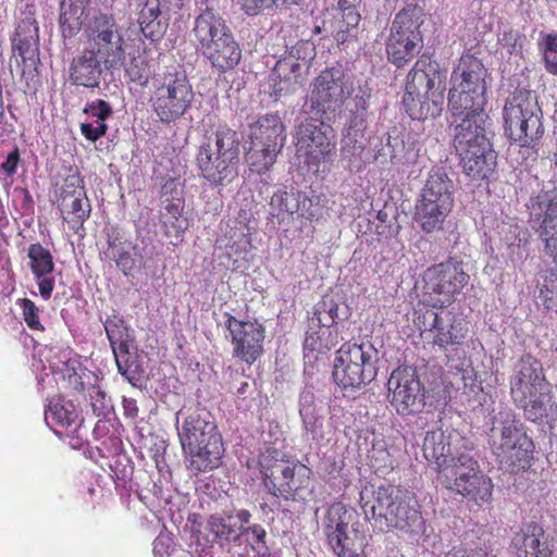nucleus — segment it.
I'll list each match as a JSON object with an SVG mask.
<instances>
[{
	"label": "nucleus",
	"mask_w": 557,
	"mask_h": 557,
	"mask_svg": "<svg viewBox=\"0 0 557 557\" xmlns=\"http://www.w3.org/2000/svg\"><path fill=\"white\" fill-rule=\"evenodd\" d=\"M20 162V151L17 147H14L12 151L7 156L5 161L2 163L1 168L3 172L8 176H12L16 173L17 165Z\"/></svg>",
	"instance_id": "69168bd1"
},
{
	"label": "nucleus",
	"mask_w": 557,
	"mask_h": 557,
	"mask_svg": "<svg viewBox=\"0 0 557 557\" xmlns=\"http://www.w3.org/2000/svg\"><path fill=\"white\" fill-rule=\"evenodd\" d=\"M305 76L301 73V65L296 61H278L271 74L270 96L275 101L283 97L293 95L302 88Z\"/></svg>",
	"instance_id": "393cba45"
},
{
	"label": "nucleus",
	"mask_w": 557,
	"mask_h": 557,
	"mask_svg": "<svg viewBox=\"0 0 557 557\" xmlns=\"http://www.w3.org/2000/svg\"><path fill=\"white\" fill-rule=\"evenodd\" d=\"M354 513L343 506L331 507L324 533L336 557H364L366 535L352 523Z\"/></svg>",
	"instance_id": "2eb2a0df"
},
{
	"label": "nucleus",
	"mask_w": 557,
	"mask_h": 557,
	"mask_svg": "<svg viewBox=\"0 0 557 557\" xmlns=\"http://www.w3.org/2000/svg\"><path fill=\"white\" fill-rule=\"evenodd\" d=\"M486 75L487 71L479 59L470 55L462 57L451 74V89L462 94L472 92L476 97L478 94L485 95Z\"/></svg>",
	"instance_id": "4be33fe9"
},
{
	"label": "nucleus",
	"mask_w": 557,
	"mask_h": 557,
	"mask_svg": "<svg viewBox=\"0 0 557 557\" xmlns=\"http://www.w3.org/2000/svg\"><path fill=\"white\" fill-rule=\"evenodd\" d=\"M377 354L370 342L343 344L333 362L334 382L344 389L366 386L376 376Z\"/></svg>",
	"instance_id": "6e6552de"
},
{
	"label": "nucleus",
	"mask_w": 557,
	"mask_h": 557,
	"mask_svg": "<svg viewBox=\"0 0 557 557\" xmlns=\"http://www.w3.org/2000/svg\"><path fill=\"white\" fill-rule=\"evenodd\" d=\"M509 385L512 401L528 420L542 423L555 417L557 404L539 359L521 356L512 367Z\"/></svg>",
	"instance_id": "f03ea898"
},
{
	"label": "nucleus",
	"mask_w": 557,
	"mask_h": 557,
	"mask_svg": "<svg viewBox=\"0 0 557 557\" xmlns=\"http://www.w3.org/2000/svg\"><path fill=\"white\" fill-rule=\"evenodd\" d=\"M77 412L75 411L72 401L55 400L49 404L48 410L45 413L47 423L50 420L54 421L60 425L70 426L75 422Z\"/></svg>",
	"instance_id": "09e8293b"
},
{
	"label": "nucleus",
	"mask_w": 557,
	"mask_h": 557,
	"mask_svg": "<svg viewBox=\"0 0 557 557\" xmlns=\"http://www.w3.org/2000/svg\"><path fill=\"white\" fill-rule=\"evenodd\" d=\"M181 419L178 436L183 449L190 455L191 467L202 472L218 468L224 447L212 414L205 408H182L176 422Z\"/></svg>",
	"instance_id": "39448f33"
},
{
	"label": "nucleus",
	"mask_w": 557,
	"mask_h": 557,
	"mask_svg": "<svg viewBox=\"0 0 557 557\" xmlns=\"http://www.w3.org/2000/svg\"><path fill=\"white\" fill-rule=\"evenodd\" d=\"M246 533H251V535L253 536V539H255V541L257 543L256 546L252 545L253 552L259 557H269L270 556V548H269V546L265 543L267 531L264 530V528L262 525H260V524H253V525L247 527L240 533V535L246 534Z\"/></svg>",
	"instance_id": "6e6d98bb"
},
{
	"label": "nucleus",
	"mask_w": 557,
	"mask_h": 557,
	"mask_svg": "<svg viewBox=\"0 0 557 557\" xmlns=\"http://www.w3.org/2000/svg\"><path fill=\"white\" fill-rule=\"evenodd\" d=\"M425 13L418 4L409 3L396 15L392 25V34L396 35H420L424 25Z\"/></svg>",
	"instance_id": "f704fd0d"
},
{
	"label": "nucleus",
	"mask_w": 557,
	"mask_h": 557,
	"mask_svg": "<svg viewBox=\"0 0 557 557\" xmlns=\"http://www.w3.org/2000/svg\"><path fill=\"white\" fill-rule=\"evenodd\" d=\"M469 447V440L456 431L444 432L441 429L426 432L422 444L424 458L435 465L438 472L453 457Z\"/></svg>",
	"instance_id": "6ab92c4d"
},
{
	"label": "nucleus",
	"mask_w": 557,
	"mask_h": 557,
	"mask_svg": "<svg viewBox=\"0 0 557 557\" xmlns=\"http://www.w3.org/2000/svg\"><path fill=\"white\" fill-rule=\"evenodd\" d=\"M103 325L114 355L132 348L133 337L122 317H109Z\"/></svg>",
	"instance_id": "58836bf2"
},
{
	"label": "nucleus",
	"mask_w": 557,
	"mask_h": 557,
	"mask_svg": "<svg viewBox=\"0 0 557 557\" xmlns=\"http://www.w3.org/2000/svg\"><path fill=\"white\" fill-rule=\"evenodd\" d=\"M289 53L297 60L311 59L314 54V44L310 39H300L290 47Z\"/></svg>",
	"instance_id": "0e129e2a"
},
{
	"label": "nucleus",
	"mask_w": 557,
	"mask_h": 557,
	"mask_svg": "<svg viewBox=\"0 0 557 557\" xmlns=\"http://www.w3.org/2000/svg\"><path fill=\"white\" fill-rule=\"evenodd\" d=\"M528 224L544 245L543 251L557 264V188L549 181L527 203Z\"/></svg>",
	"instance_id": "ddd939ff"
},
{
	"label": "nucleus",
	"mask_w": 557,
	"mask_h": 557,
	"mask_svg": "<svg viewBox=\"0 0 557 557\" xmlns=\"http://www.w3.org/2000/svg\"><path fill=\"white\" fill-rule=\"evenodd\" d=\"M250 141L281 151L285 140V126L277 114H265L250 125Z\"/></svg>",
	"instance_id": "c85d7f7f"
},
{
	"label": "nucleus",
	"mask_w": 557,
	"mask_h": 557,
	"mask_svg": "<svg viewBox=\"0 0 557 557\" xmlns=\"http://www.w3.org/2000/svg\"><path fill=\"white\" fill-rule=\"evenodd\" d=\"M89 0H61L60 3V23L64 27L69 25V30H75V26L79 25V18L84 13Z\"/></svg>",
	"instance_id": "3c124183"
},
{
	"label": "nucleus",
	"mask_w": 557,
	"mask_h": 557,
	"mask_svg": "<svg viewBox=\"0 0 557 557\" xmlns=\"http://www.w3.org/2000/svg\"><path fill=\"white\" fill-rule=\"evenodd\" d=\"M542 110L535 95L519 91L505 104V131L521 147H530L543 133Z\"/></svg>",
	"instance_id": "9b49d317"
},
{
	"label": "nucleus",
	"mask_w": 557,
	"mask_h": 557,
	"mask_svg": "<svg viewBox=\"0 0 557 557\" xmlns=\"http://www.w3.org/2000/svg\"><path fill=\"white\" fill-rule=\"evenodd\" d=\"M278 152L280 151H272L271 148L264 147L259 143L250 141V148L246 153V159L251 171L262 174L274 164Z\"/></svg>",
	"instance_id": "c03bdc74"
},
{
	"label": "nucleus",
	"mask_w": 557,
	"mask_h": 557,
	"mask_svg": "<svg viewBox=\"0 0 557 557\" xmlns=\"http://www.w3.org/2000/svg\"><path fill=\"white\" fill-rule=\"evenodd\" d=\"M494 133L487 114L473 115L460 121L454 127V147L458 152L492 143Z\"/></svg>",
	"instance_id": "412c9836"
},
{
	"label": "nucleus",
	"mask_w": 557,
	"mask_h": 557,
	"mask_svg": "<svg viewBox=\"0 0 557 557\" xmlns=\"http://www.w3.org/2000/svg\"><path fill=\"white\" fill-rule=\"evenodd\" d=\"M350 317L349 308L334 296H324L314 307L313 314L309 319L311 330L317 326H324L323 334H330V327L337 320H347Z\"/></svg>",
	"instance_id": "7c9ffc66"
},
{
	"label": "nucleus",
	"mask_w": 557,
	"mask_h": 557,
	"mask_svg": "<svg viewBox=\"0 0 557 557\" xmlns=\"http://www.w3.org/2000/svg\"><path fill=\"white\" fill-rule=\"evenodd\" d=\"M225 317L234 356L247 363L255 362L263 352L264 326L258 321L237 320L228 313Z\"/></svg>",
	"instance_id": "a211bd4d"
},
{
	"label": "nucleus",
	"mask_w": 557,
	"mask_h": 557,
	"mask_svg": "<svg viewBox=\"0 0 557 557\" xmlns=\"http://www.w3.org/2000/svg\"><path fill=\"white\" fill-rule=\"evenodd\" d=\"M27 257L30 260V269L37 278H40L54 270L51 252L40 244L29 245L27 249Z\"/></svg>",
	"instance_id": "49530a36"
},
{
	"label": "nucleus",
	"mask_w": 557,
	"mask_h": 557,
	"mask_svg": "<svg viewBox=\"0 0 557 557\" xmlns=\"http://www.w3.org/2000/svg\"><path fill=\"white\" fill-rule=\"evenodd\" d=\"M172 541L168 535H159L153 541V554L158 557L169 556L171 554Z\"/></svg>",
	"instance_id": "338daca9"
},
{
	"label": "nucleus",
	"mask_w": 557,
	"mask_h": 557,
	"mask_svg": "<svg viewBox=\"0 0 557 557\" xmlns=\"http://www.w3.org/2000/svg\"><path fill=\"white\" fill-rule=\"evenodd\" d=\"M200 42L212 65L223 71L236 66L242 58V50L234 37H201Z\"/></svg>",
	"instance_id": "a878e982"
},
{
	"label": "nucleus",
	"mask_w": 557,
	"mask_h": 557,
	"mask_svg": "<svg viewBox=\"0 0 557 557\" xmlns=\"http://www.w3.org/2000/svg\"><path fill=\"white\" fill-rule=\"evenodd\" d=\"M360 22V14L356 10L343 11L337 14L335 18V27L337 35H344L351 32L358 26Z\"/></svg>",
	"instance_id": "13d9d810"
},
{
	"label": "nucleus",
	"mask_w": 557,
	"mask_h": 557,
	"mask_svg": "<svg viewBox=\"0 0 557 557\" xmlns=\"http://www.w3.org/2000/svg\"><path fill=\"white\" fill-rule=\"evenodd\" d=\"M463 173L473 181L488 180L497 166V153L492 143L458 152Z\"/></svg>",
	"instance_id": "5701e85b"
},
{
	"label": "nucleus",
	"mask_w": 557,
	"mask_h": 557,
	"mask_svg": "<svg viewBox=\"0 0 557 557\" xmlns=\"http://www.w3.org/2000/svg\"><path fill=\"white\" fill-rule=\"evenodd\" d=\"M240 138L237 132L220 127L206 138L197 153V165L205 180L225 186L238 175Z\"/></svg>",
	"instance_id": "423d86ee"
},
{
	"label": "nucleus",
	"mask_w": 557,
	"mask_h": 557,
	"mask_svg": "<svg viewBox=\"0 0 557 557\" xmlns=\"http://www.w3.org/2000/svg\"><path fill=\"white\" fill-rule=\"evenodd\" d=\"M470 275L465 263L455 259L432 265L423 273V289L434 301V307H444L456 299L468 285Z\"/></svg>",
	"instance_id": "4468645a"
},
{
	"label": "nucleus",
	"mask_w": 557,
	"mask_h": 557,
	"mask_svg": "<svg viewBox=\"0 0 557 557\" xmlns=\"http://www.w3.org/2000/svg\"><path fill=\"white\" fill-rule=\"evenodd\" d=\"M125 71L132 82L137 83L140 86H146L148 84L150 72L143 59L134 58Z\"/></svg>",
	"instance_id": "5fc2aeb1"
},
{
	"label": "nucleus",
	"mask_w": 557,
	"mask_h": 557,
	"mask_svg": "<svg viewBox=\"0 0 557 557\" xmlns=\"http://www.w3.org/2000/svg\"><path fill=\"white\" fill-rule=\"evenodd\" d=\"M364 148V134L344 133L341 148V154L344 159H347L349 162L360 159Z\"/></svg>",
	"instance_id": "603ef678"
},
{
	"label": "nucleus",
	"mask_w": 557,
	"mask_h": 557,
	"mask_svg": "<svg viewBox=\"0 0 557 557\" xmlns=\"http://www.w3.org/2000/svg\"><path fill=\"white\" fill-rule=\"evenodd\" d=\"M443 486L476 503L488 502L493 492L492 480L484 475L479 470V467L476 468V471H470V473H459L456 485Z\"/></svg>",
	"instance_id": "c756f323"
},
{
	"label": "nucleus",
	"mask_w": 557,
	"mask_h": 557,
	"mask_svg": "<svg viewBox=\"0 0 557 557\" xmlns=\"http://www.w3.org/2000/svg\"><path fill=\"white\" fill-rule=\"evenodd\" d=\"M517 557H550L555 545L548 533L537 523H527L511 541Z\"/></svg>",
	"instance_id": "aec40b11"
},
{
	"label": "nucleus",
	"mask_w": 557,
	"mask_h": 557,
	"mask_svg": "<svg viewBox=\"0 0 557 557\" xmlns=\"http://www.w3.org/2000/svg\"><path fill=\"white\" fill-rule=\"evenodd\" d=\"M422 46V37H388L386 51L388 59L397 66L412 59Z\"/></svg>",
	"instance_id": "4c0bfd02"
},
{
	"label": "nucleus",
	"mask_w": 557,
	"mask_h": 557,
	"mask_svg": "<svg viewBox=\"0 0 557 557\" xmlns=\"http://www.w3.org/2000/svg\"><path fill=\"white\" fill-rule=\"evenodd\" d=\"M96 50L87 46L83 53L73 59L70 66V78L73 84L86 88H96L99 86L100 76L103 72Z\"/></svg>",
	"instance_id": "cd10ccee"
},
{
	"label": "nucleus",
	"mask_w": 557,
	"mask_h": 557,
	"mask_svg": "<svg viewBox=\"0 0 557 557\" xmlns=\"http://www.w3.org/2000/svg\"><path fill=\"white\" fill-rule=\"evenodd\" d=\"M211 531L220 539L230 540L235 533L236 522H233V516L227 518L211 517L210 519Z\"/></svg>",
	"instance_id": "4d7b16f0"
},
{
	"label": "nucleus",
	"mask_w": 557,
	"mask_h": 557,
	"mask_svg": "<svg viewBox=\"0 0 557 557\" xmlns=\"http://www.w3.org/2000/svg\"><path fill=\"white\" fill-rule=\"evenodd\" d=\"M307 203H310V200L299 191H276L271 197L270 206L273 215L299 213L301 216H307ZM311 215V213H308V216Z\"/></svg>",
	"instance_id": "c9c22d12"
},
{
	"label": "nucleus",
	"mask_w": 557,
	"mask_h": 557,
	"mask_svg": "<svg viewBox=\"0 0 557 557\" xmlns=\"http://www.w3.org/2000/svg\"><path fill=\"white\" fill-rule=\"evenodd\" d=\"M90 399L95 416L106 418L112 409L111 401L106 398V394L100 389H96L94 395H90Z\"/></svg>",
	"instance_id": "680f3d73"
},
{
	"label": "nucleus",
	"mask_w": 557,
	"mask_h": 557,
	"mask_svg": "<svg viewBox=\"0 0 557 557\" xmlns=\"http://www.w3.org/2000/svg\"><path fill=\"white\" fill-rule=\"evenodd\" d=\"M21 302L23 308L24 320L27 323V325L32 330L44 331V326L41 325L38 318V308L36 307V305L27 298L22 299Z\"/></svg>",
	"instance_id": "052dcab7"
},
{
	"label": "nucleus",
	"mask_w": 557,
	"mask_h": 557,
	"mask_svg": "<svg viewBox=\"0 0 557 557\" xmlns=\"http://www.w3.org/2000/svg\"><path fill=\"white\" fill-rule=\"evenodd\" d=\"M12 51L21 57L24 64L22 78L25 79V91H36L40 83L36 67L39 62V37H13Z\"/></svg>",
	"instance_id": "bb28decb"
},
{
	"label": "nucleus",
	"mask_w": 557,
	"mask_h": 557,
	"mask_svg": "<svg viewBox=\"0 0 557 557\" xmlns=\"http://www.w3.org/2000/svg\"><path fill=\"white\" fill-rule=\"evenodd\" d=\"M391 404L398 414L421 412L425 407V389L412 368H397L387 382Z\"/></svg>",
	"instance_id": "f3484780"
},
{
	"label": "nucleus",
	"mask_w": 557,
	"mask_h": 557,
	"mask_svg": "<svg viewBox=\"0 0 557 557\" xmlns=\"http://www.w3.org/2000/svg\"><path fill=\"white\" fill-rule=\"evenodd\" d=\"M154 91L150 98L159 120L170 123L178 120L190 107L194 92L184 71L168 69L153 82Z\"/></svg>",
	"instance_id": "9d476101"
},
{
	"label": "nucleus",
	"mask_w": 557,
	"mask_h": 557,
	"mask_svg": "<svg viewBox=\"0 0 557 557\" xmlns=\"http://www.w3.org/2000/svg\"><path fill=\"white\" fill-rule=\"evenodd\" d=\"M418 324L422 332L432 334L433 345L444 352L446 363L450 368L459 369L463 364L466 351L462 343L467 336V329L461 319L448 310L428 309L418 317Z\"/></svg>",
	"instance_id": "1a4fd4ad"
},
{
	"label": "nucleus",
	"mask_w": 557,
	"mask_h": 557,
	"mask_svg": "<svg viewBox=\"0 0 557 557\" xmlns=\"http://www.w3.org/2000/svg\"><path fill=\"white\" fill-rule=\"evenodd\" d=\"M83 112L98 120H107L113 114L112 107L102 99L87 102Z\"/></svg>",
	"instance_id": "bf43d9fd"
},
{
	"label": "nucleus",
	"mask_w": 557,
	"mask_h": 557,
	"mask_svg": "<svg viewBox=\"0 0 557 557\" xmlns=\"http://www.w3.org/2000/svg\"><path fill=\"white\" fill-rule=\"evenodd\" d=\"M352 91V83L342 69H326L315 78L304 108L306 112L320 115L330 122Z\"/></svg>",
	"instance_id": "f8f14e48"
},
{
	"label": "nucleus",
	"mask_w": 557,
	"mask_h": 557,
	"mask_svg": "<svg viewBox=\"0 0 557 557\" xmlns=\"http://www.w3.org/2000/svg\"><path fill=\"white\" fill-rule=\"evenodd\" d=\"M456 185L443 168L432 169L414 206L413 221L425 234L444 230L454 207Z\"/></svg>",
	"instance_id": "0eeeda50"
},
{
	"label": "nucleus",
	"mask_w": 557,
	"mask_h": 557,
	"mask_svg": "<svg viewBox=\"0 0 557 557\" xmlns=\"http://www.w3.org/2000/svg\"><path fill=\"white\" fill-rule=\"evenodd\" d=\"M298 407L306 433L310 434L313 440L322 437L325 416L322 403L315 400L314 394L310 389H304L299 396Z\"/></svg>",
	"instance_id": "2f4dec72"
},
{
	"label": "nucleus",
	"mask_w": 557,
	"mask_h": 557,
	"mask_svg": "<svg viewBox=\"0 0 557 557\" xmlns=\"http://www.w3.org/2000/svg\"><path fill=\"white\" fill-rule=\"evenodd\" d=\"M335 149V132L325 122L309 117L296 131V151L306 157L309 165H318L331 159Z\"/></svg>",
	"instance_id": "dca6fc26"
},
{
	"label": "nucleus",
	"mask_w": 557,
	"mask_h": 557,
	"mask_svg": "<svg viewBox=\"0 0 557 557\" xmlns=\"http://www.w3.org/2000/svg\"><path fill=\"white\" fill-rule=\"evenodd\" d=\"M447 70L428 55H422L407 75L403 103L412 120L438 116L444 108Z\"/></svg>",
	"instance_id": "7ed1b4c3"
},
{
	"label": "nucleus",
	"mask_w": 557,
	"mask_h": 557,
	"mask_svg": "<svg viewBox=\"0 0 557 557\" xmlns=\"http://www.w3.org/2000/svg\"><path fill=\"white\" fill-rule=\"evenodd\" d=\"M448 110L454 117H459L461 121L463 117L470 119L473 115L486 114L484 112V106L486 103V96L469 92L462 94L461 91H455L449 89L448 92Z\"/></svg>",
	"instance_id": "72a5a7b5"
},
{
	"label": "nucleus",
	"mask_w": 557,
	"mask_h": 557,
	"mask_svg": "<svg viewBox=\"0 0 557 557\" xmlns=\"http://www.w3.org/2000/svg\"><path fill=\"white\" fill-rule=\"evenodd\" d=\"M81 131L85 138L90 141H97L99 138L104 136V127L94 126V123H82Z\"/></svg>",
	"instance_id": "774afa93"
},
{
	"label": "nucleus",
	"mask_w": 557,
	"mask_h": 557,
	"mask_svg": "<svg viewBox=\"0 0 557 557\" xmlns=\"http://www.w3.org/2000/svg\"><path fill=\"white\" fill-rule=\"evenodd\" d=\"M162 203L164 205V226H171L177 237L189 226L188 220L182 215L184 200L181 197L164 198Z\"/></svg>",
	"instance_id": "37998d69"
},
{
	"label": "nucleus",
	"mask_w": 557,
	"mask_h": 557,
	"mask_svg": "<svg viewBox=\"0 0 557 557\" xmlns=\"http://www.w3.org/2000/svg\"><path fill=\"white\" fill-rule=\"evenodd\" d=\"M92 32L96 35H113L117 33L113 18L107 14H99L92 23Z\"/></svg>",
	"instance_id": "e2e57ef3"
},
{
	"label": "nucleus",
	"mask_w": 557,
	"mask_h": 557,
	"mask_svg": "<svg viewBox=\"0 0 557 557\" xmlns=\"http://www.w3.org/2000/svg\"><path fill=\"white\" fill-rule=\"evenodd\" d=\"M370 98V91L360 90L348 103L347 109L349 111V117L345 132H351L355 134H364L367 128V116H368V99Z\"/></svg>",
	"instance_id": "ea45409f"
},
{
	"label": "nucleus",
	"mask_w": 557,
	"mask_h": 557,
	"mask_svg": "<svg viewBox=\"0 0 557 557\" xmlns=\"http://www.w3.org/2000/svg\"><path fill=\"white\" fill-rule=\"evenodd\" d=\"M107 69L114 67L124 58L123 37H94L88 42Z\"/></svg>",
	"instance_id": "e433bc0d"
},
{
	"label": "nucleus",
	"mask_w": 557,
	"mask_h": 557,
	"mask_svg": "<svg viewBox=\"0 0 557 557\" xmlns=\"http://www.w3.org/2000/svg\"><path fill=\"white\" fill-rule=\"evenodd\" d=\"M474 447L469 440V447L457 451L454 457L437 472V481L442 485H456L459 473L476 471L478 461L472 454Z\"/></svg>",
	"instance_id": "473e14b6"
},
{
	"label": "nucleus",
	"mask_w": 557,
	"mask_h": 557,
	"mask_svg": "<svg viewBox=\"0 0 557 557\" xmlns=\"http://www.w3.org/2000/svg\"><path fill=\"white\" fill-rule=\"evenodd\" d=\"M197 35H227L224 20L213 10L207 9L195 21Z\"/></svg>",
	"instance_id": "de8ad7c7"
},
{
	"label": "nucleus",
	"mask_w": 557,
	"mask_h": 557,
	"mask_svg": "<svg viewBox=\"0 0 557 557\" xmlns=\"http://www.w3.org/2000/svg\"><path fill=\"white\" fill-rule=\"evenodd\" d=\"M324 326H317L315 329L311 330L309 327L305 342H304V351H305V358L309 359L311 358V355L317 352L318 355H324L331 348L335 345L334 341L331 339V333L323 334L321 330H323ZM314 359H318V356H312Z\"/></svg>",
	"instance_id": "a18cd8bd"
},
{
	"label": "nucleus",
	"mask_w": 557,
	"mask_h": 557,
	"mask_svg": "<svg viewBox=\"0 0 557 557\" xmlns=\"http://www.w3.org/2000/svg\"><path fill=\"white\" fill-rule=\"evenodd\" d=\"M488 424V445L499 468L509 473L529 468L534 445L516 413L507 407L494 409Z\"/></svg>",
	"instance_id": "20e7f679"
},
{
	"label": "nucleus",
	"mask_w": 557,
	"mask_h": 557,
	"mask_svg": "<svg viewBox=\"0 0 557 557\" xmlns=\"http://www.w3.org/2000/svg\"><path fill=\"white\" fill-rule=\"evenodd\" d=\"M70 209L69 215L71 218L67 221L71 224V228L78 232L83 227L84 222L89 218L91 210L89 200L84 191H78L73 196Z\"/></svg>",
	"instance_id": "8fccbe9b"
},
{
	"label": "nucleus",
	"mask_w": 557,
	"mask_h": 557,
	"mask_svg": "<svg viewBox=\"0 0 557 557\" xmlns=\"http://www.w3.org/2000/svg\"><path fill=\"white\" fill-rule=\"evenodd\" d=\"M305 470L300 466L290 465L286 461H277L272 466L265 467L263 471V485L265 490L274 497L289 499L300 487L296 479V469Z\"/></svg>",
	"instance_id": "b1692460"
},
{
	"label": "nucleus",
	"mask_w": 557,
	"mask_h": 557,
	"mask_svg": "<svg viewBox=\"0 0 557 557\" xmlns=\"http://www.w3.org/2000/svg\"><path fill=\"white\" fill-rule=\"evenodd\" d=\"M109 259L115 261L116 267L125 276H129L136 265L131 253V243L122 242L117 236L108 235V249L103 252Z\"/></svg>",
	"instance_id": "a19ab883"
},
{
	"label": "nucleus",
	"mask_w": 557,
	"mask_h": 557,
	"mask_svg": "<svg viewBox=\"0 0 557 557\" xmlns=\"http://www.w3.org/2000/svg\"><path fill=\"white\" fill-rule=\"evenodd\" d=\"M539 46L544 51L546 71L557 75V37H544Z\"/></svg>",
	"instance_id": "864d4df0"
},
{
	"label": "nucleus",
	"mask_w": 557,
	"mask_h": 557,
	"mask_svg": "<svg viewBox=\"0 0 557 557\" xmlns=\"http://www.w3.org/2000/svg\"><path fill=\"white\" fill-rule=\"evenodd\" d=\"M119 372L133 385H141L145 377V369L139 361L136 351L131 348L114 355Z\"/></svg>",
	"instance_id": "79ce46f5"
},
{
	"label": "nucleus",
	"mask_w": 557,
	"mask_h": 557,
	"mask_svg": "<svg viewBox=\"0 0 557 557\" xmlns=\"http://www.w3.org/2000/svg\"><path fill=\"white\" fill-rule=\"evenodd\" d=\"M360 506L367 520L381 532L393 529L419 534L424 520L417 508V502L395 485H366L359 493Z\"/></svg>",
	"instance_id": "f257e3e1"
}]
</instances>
